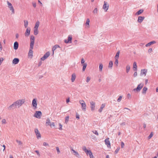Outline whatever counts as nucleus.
Segmentation results:
<instances>
[{
    "instance_id": "nucleus-1",
    "label": "nucleus",
    "mask_w": 158,
    "mask_h": 158,
    "mask_svg": "<svg viewBox=\"0 0 158 158\" xmlns=\"http://www.w3.org/2000/svg\"><path fill=\"white\" fill-rule=\"evenodd\" d=\"M17 108H19L25 102V100L24 99H19L14 102Z\"/></svg>"
},
{
    "instance_id": "nucleus-2",
    "label": "nucleus",
    "mask_w": 158,
    "mask_h": 158,
    "mask_svg": "<svg viewBox=\"0 0 158 158\" xmlns=\"http://www.w3.org/2000/svg\"><path fill=\"white\" fill-rule=\"evenodd\" d=\"M143 84L142 83H140V84L138 85L137 87L136 88L134 89H133V91L135 92H139L141 90L142 88H143Z\"/></svg>"
},
{
    "instance_id": "nucleus-3",
    "label": "nucleus",
    "mask_w": 158,
    "mask_h": 158,
    "mask_svg": "<svg viewBox=\"0 0 158 158\" xmlns=\"http://www.w3.org/2000/svg\"><path fill=\"white\" fill-rule=\"evenodd\" d=\"M109 6V4L106 1H104L102 8L105 12L107 11Z\"/></svg>"
},
{
    "instance_id": "nucleus-4",
    "label": "nucleus",
    "mask_w": 158,
    "mask_h": 158,
    "mask_svg": "<svg viewBox=\"0 0 158 158\" xmlns=\"http://www.w3.org/2000/svg\"><path fill=\"white\" fill-rule=\"evenodd\" d=\"M7 4L10 10L12 11V13L13 14H14V9L12 4L8 1H7Z\"/></svg>"
},
{
    "instance_id": "nucleus-5",
    "label": "nucleus",
    "mask_w": 158,
    "mask_h": 158,
    "mask_svg": "<svg viewBox=\"0 0 158 158\" xmlns=\"http://www.w3.org/2000/svg\"><path fill=\"white\" fill-rule=\"evenodd\" d=\"M42 115V113L40 111H36L34 114V117L38 118H40V116Z\"/></svg>"
},
{
    "instance_id": "nucleus-6",
    "label": "nucleus",
    "mask_w": 158,
    "mask_h": 158,
    "mask_svg": "<svg viewBox=\"0 0 158 158\" xmlns=\"http://www.w3.org/2000/svg\"><path fill=\"white\" fill-rule=\"evenodd\" d=\"M35 133L36 137L37 139H39L41 138V134L37 129H35Z\"/></svg>"
},
{
    "instance_id": "nucleus-7",
    "label": "nucleus",
    "mask_w": 158,
    "mask_h": 158,
    "mask_svg": "<svg viewBox=\"0 0 158 158\" xmlns=\"http://www.w3.org/2000/svg\"><path fill=\"white\" fill-rule=\"evenodd\" d=\"M35 37L33 35H31L30 37V46H34V44Z\"/></svg>"
},
{
    "instance_id": "nucleus-8",
    "label": "nucleus",
    "mask_w": 158,
    "mask_h": 158,
    "mask_svg": "<svg viewBox=\"0 0 158 158\" xmlns=\"http://www.w3.org/2000/svg\"><path fill=\"white\" fill-rule=\"evenodd\" d=\"M33 47L34 46H30V49L28 53V56L29 57L31 56V57H32L33 56V52L32 51V49H33Z\"/></svg>"
},
{
    "instance_id": "nucleus-9",
    "label": "nucleus",
    "mask_w": 158,
    "mask_h": 158,
    "mask_svg": "<svg viewBox=\"0 0 158 158\" xmlns=\"http://www.w3.org/2000/svg\"><path fill=\"white\" fill-rule=\"evenodd\" d=\"M50 53L49 52H47L41 58V60H44L47 59L50 55Z\"/></svg>"
},
{
    "instance_id": "nucleus-10",
    "label": "nucleus",
    "mask_w": 158,
    "mask_h": 158,
    "mask_svg": "<svg viewBox=\"0 0 158 158\" xmlns=\"http://www.w3.org/2000/svg\"><path fill=\"white\" fill-rule=\"evenodd\" d=\"M15 104L14 102L12 104L10 105L9 107H8V109L9 110H14L15 108H16Z\"/></svg>"
},
{
    "instance_id": "nucleus-11",
    "label": "nucleus",
    "mask_w": 158,
    "mask_h": 158,
    "mask_svg": "<svg viewBox=\"0 0 158 158\" xmlns=\"http://www.w3.org/2000/svg\"><path fill=\"white\" fill-rule=\"evenodd\" d=\"M72 35H69L68 37V40H65L64 42L65 43L68 44V43H72Z\"/></svg>"
},
{
    "instance_id": "nucleus-12",
    "label": "nucleus",
    "mask_w": 158,
    "mask_h": 158,
    "mask_svg": "<svg viewBox=\"0 0 158 158\" xmlns=\"http://www.w3.org/2000/svg\"><path fill=\"white\" fill-rule=\"evenodd\" d=\"M32 104L33 107H34L35 108H37V99L36 98L34 99L32 101Z\"/></svg>"
},
{
    "instance_id": "nucleus-13",
    "label": "nucleus",
    "mask_w": 158,
    "mask_h": 158,
    "mask_svg": "<svg viewBox=\"0 0 158 158\" xmlns=\"http://www.w3.org/2000/svg\"><path fill=\"white\" fill-rule=\"evenodd\" d=\"M105 144L107 146V147L109 148L110 147V143L109 141V138H107L105 140Z\"/></svg>"
},
{
    "instance_id": "nucleus-14",
    "label": "nucleus",
    "mask_w": 158,
    "mask_h": 158,
    "mask_svg": "<svg viewBox=\"0 0 158 158\" xmlns=\"http://www.w3.org/2000/svg\"><path fill=\"white\" fill-rule=\"evenodd\" d=\"M90 104L91 110L92 111H93L94 110L95 108V103L93 101H91L90 102Z\"/></svg>"
},
{
    "instance_id": "nucleus-15",
    "label": "nucleus",
    "mask_w": 158,
    "mask_h": 158,
    "mask_svg": "<svg viewBox=\"0 0 158 158\" xmlns=\"http://www.w3.org/2000/svg\"><path fill=\"white\" fill-rule=\"evenodd\" d=\"M144 19V17L139 16L138 17L137 22L138 23H141L142 22Z\"/></svg>"
},
{
    "instance_id": "nucleus-16",
    "label": "nucleus",
    "mask_w": 158,
    "mask_h": 158,
    "mask_svg": "<svg viewBox=\"0 0 158 158\" xmlns=\"http://www.w3.org/2000/svg\"><path fill=\"white\" fill-rule=\"evenodd\" d=\"M31 31V28H27L26 30V31L25 32V35L26 36H28L30 34Z\"/></svg>"
},
{
    "instance_id": "nucleus-17",
    "label": "nucleus",
    "mask_w": 158,
    "mask_h": 158,
    "mask_svg": "<svg viewBox=\"0 0 158 158\" xmlns=\"http://www.w3.org/2000/svg\"><path fill=\"white\" fill-rule=\"evenodd\" d=\"M19 62V59L18 58H15L12 61V63L15 64H17Z\"/></svg>"
},
{
    "instance_id": "nucleus-18",
    "label": "nucleus",
    "mask_w": 158,
    "mask_h": 158,
    "mask_svg": "<svg viewBox=\"0 0 158 158\" xmlns=\"http://www.w3.org/2000/svg\"><path fill=\"white\" fill-rule=\"evenodd\" d=\"M72 151L74 153V154L75 155L76 157L78 158H80V157L79 154L77 152L73 149H72Z\"/></svg>"
},
{
    "instance_id": "nucleus-19",
    "label": "nucleus",
    "mask_w": 158,
    "mask_h": 158,
    "mask_svg": "<svg viewBox=\"0 0 158 158\" xmlns=\"http://www.w3.org/2000/svg\"><path fill=\"white\" fill-rule=\"evenodd\" d=\"M82 109L83 111H85L86 109V105L85 103H81Z\"/></svg>"
},
{
    "instance_id": "nucleus-20",
    "label": "nucleus",
    "mask_w": 158,
    "mask_h": 158,
    "mask_svg": "<svg viewBox=\"0 0 158 158\" xmlns=\"http://www.w3.org/2000/svg\"><path fill=\"white\" fill-rule=\"evenodd\" d=\"M82 149L86 153L87 155H88V153L90 151V150H88L85 146H84L82 147Z\"/></svg>"
},
{
    "instance_id": "nucleus-21",
    "label": "nucleus",
    "mask_w": 158,
    "mask_h": 158,
    "mask_svg": "<svg viewBox=\"0 0 158 158\" xmlns=\"http://www.w3.org/2000/svg\"><path fill=\"white\" fill-rule=\"evenodd\" d=\"M19 44L17 42H15L14 43V48L15 50H16L18 48Z\"/></svg>"
},
{
    "instance_id": "nucleus-22",
    "label": "nucleus",
    "mask_w": 158,
    "mask_h": 158,
    "mask_svg": "<svg viewBox=\"0 0 158 158\" xmlns=\"http://www.w3.org/2000/svg\"><path fill=\"white\" fill-rule=\"evenodd\" d=\"M76 78V75L75 73H73L72 75V77H71V81L72 82H73L75 80V79Z\"/></svg>"
},
{
    "instance_id": "nucleus-23",
    "label": "nucleus",
    "mask_w": 158,
    "mask_h": 158,
    "mask_svg": "<svg viewBox=\"0 0 158 158\" xmlns=\"http://www.w3.org/2000/svg\"><path fill=\"white\" fill-rule=\"evenodd\" d=\"M133 69L134 71H136L137 70V66L136 62H134L133 63Z\"/></svg>"
},
{
    "instance_id": "nucleus-24",
    "label": "nucleus",
    "mask_w": 158,
    "mask_h": 158,
    "mask_svg": "<svg viewBox=\"0 0 158 158\" xmlns=\"http://www.w3.org/2000/svg\"><path fill=\"white\" fill-rule=\"evenodd\" d=\"M156 43V42L155 41H152L149 42L148 44H147L146 45V46L147 47L149 46H150L151 45L155 44Z\"/></svg>"
},
{
    "instance_id": "nucleus-25",
    "label": "nucleus",
    "mask_w": 158,
    "mask_h": 158,
    "mask_svg": "<svg viewBox=\"0 0 158 158\" xmlns=\"http://www.w3.org/2000/svg\"><path fill=\"white\" fill-rule=\"evenodd\" d=\"M147 72V70L145 69H142L141 72V75L144 74L146 76Z\"/></svg>"
},
{
    "instance_id": "nucleus-26",
    "label": "nucleus",
    "mask_w": 158,
    "mask_h": 158,
    "mask_svg": "<svg viewBox=\"0 0 158 158\" xmlns=\"http://www.w3.org/2000/svg\"><path fill=\"white\" fill-rule=\"evenodd\" d=\"M105 104H102L101 105L100 108L98 110L99 112H101L103 108L105 107Z\"/></svg>"
},
{
    "instance_id": "nucleus-27",
    "label": "nucleus",
    "mask_w": 158,
    "mask_h": 158,
    "mask_svg": "<svg viewBox=\"0 0 158 158\" xmlns=\"http://www.w3.org/2000/svg\"><path fill=\"white\" fill-rule=\"evenodd\" d=\"M58 48H60V46L58 45H56L54 47H53L52 48V51L53 52V54H54V52L55 50L56 49Z\"/></svg>"
},
{
    "instance_id": "nucleus-28",
    "label": "nucleus",
    "mask_w": 158,
    "mask_h": 158,
    "mask_svg": "<svg viewBox=\"0 0 158 158\" xmlns=\"http://www.w3.org/2000/svg\"><path fill=\"white\" fill-rule=\"evenodd\" d=\"M143 11V9H140L135 14V15H139L142 14Z\"/></svg>"
},
{
    "instance_id": "nucleus-29",
    "label": "nucleus",
    "mask_w": 158,
    "mask_h": 158,
    "mask_svg": "<svg viewBox=\"0 0 158 158\" xmlns=\"http://www.w3.org/2000/svg\"><path fill=\"white\" fill-rule=\"evenodd\" d=\"M50 120L49 118H47L46 119V126L50 125L51 124Z\"/></svg>"
},
{
    "instance_id": "nucleus-30",
    "label": "nucleus",
    "mask_w": 158,
    "mask_h": 158,
    "mask_svg": "<svg viewBox=\"0 0 158 158\" xmlns=\"http://www.w3.org/2000/svg\"><path fill=\"white\" fill-rule=\"evenodd\" d=\"M89 19H87L86 22L85 23V25L87 26V27L89 28Z\"/></svg>"
},
{
    "instance_id": "nucleus-31",
    "label": "nucleus",
    "mask_w": 158,
    "mask_h": 158,
    "mask_svg": "<svg viewBox=\"0 0 158 158\" xmlns=\"http://www.w3.org/2000/svg\"><path fill=\"white\" fill-rule=\"evenodd\" d=\"M39 23H40L39 21H37L36 23L35 27H34L35 29H38V28L39 25Z\"/></svg>"
},
{
    "instance_id": "nucleus-32",
    "label": "nucleus",
    "mask_w": 158,
    "mask_h": 158,
    "mask_svg": "<svg viewBox=\"0 0 158 158\" xmlns=\"http://www.w3.org/2000/svg\"><path fill=\"white\" fill-rule=\"evenodd\" d=\"M24 26L25 28H27V27L28 22L27 20H24Z\"/></svg>"
},
{
    "instance_id": "nucleus-33",
    "label": "nucleus",
    "mask_w": 158,
    "mask_h": 158,
    "mask_svg": "<svg viewBox=\"0 0 158 158\" xmlns=\"http://www.w3.org/2000/svg\"><path fill=\"white\" fill-rule=\"evenodd\" d=\"M88 155H89L90 158H94V157L91 151L88 153Z\"/></svg>"
},
{
    "instance_id": "nucleus-34",
    "label": "nucleus",
    "mask_w": 158,
    "mask_h": 158,
    "mask_svg": "<svg viewBox=\"0 0 158 158\" xmlns=\"http://www.w3.org/2000/svg\"><path fill=\"white\" fill-rule=\"evenodd\" d=\"M147 89L148 88L147 87H144L143 89L142 93L143 94H145Z\"/></svg>"
},
{
    "instance_id": "nucleus-35",
    "label": "nucleus",
    "mask_w": 158,
    "mask_h": 158,
    "mask_svg": "<svg viewBox=\"0 0 158 158\" xmlns=\"http://www.w3.org/2000/svg\"><path fill=\"white\" fill-rule=\"evenodd\" d=\"M113 65V62L112 61H111L109 62L108 67L110 69H112Z\"/></svg>"
},
{
    "instance_id": "nucleus-36",
    "label": "nucleus",
    "mask_w": 158,
    "mask_h": 158,
    "mask_svg": "<svg viewBox=\"0 0 158 158\" xmlns=\"http://www.w3.org/2000/svg\"><path fill=\"white\" fill-rule=\"evenodd\" d=\"M83 68H82V71H85V70L86 68V67L87 65V64L86 63H85V64H83Z\"/></svg>"
},
{
    "instance_id": "nucleus-37",
    "label": "nucleus",
    "mask_w": 158,
    "mask_h": 158,
    "mask_svg": "<svg viewBox=\"0 0 158 158\" xmlns=\"http://www.w3.org/2000/svg\"><path fill=\"white\" fill-rule=\"evenodd\" d=\"M120 53V51H118L116 54V55L115 56V59H118L119 56V55Z\"/></svg>"
},
{
    "instance_id": "nucleus-38",
    "label": "nucleus",
    "mask_w": 158,
    "mask_h": 158,
    "mask_svg": "<svg viewBox=\"0 0 158 158\" xmlns=\"http://www.w3.org/2000/svg\"><path fill=\"white\" fill-rule=\"evenodd\" d=\"M130 69V67L129 65H127L126 67V72L128 73Z\"/></svg>"
},
{
    "instance_id": "nucleus-39",
    "label": "nucleus",
    "mask_w": 158,
    "mask_h": 158,
    "mask_svg": "<svg viewBox=\"0 0 158 158\" xmlns=\"http://www.w3.org/2000/svg\"><path fill=\"white\" fill-rule=\"evenodd\" d=\"M69 116H68L66 117L65 118V123L67 124V123L68 122L69 120Z\"/></svg>"
},
{
    "instance_id": "nucleus-40",
    "label": "nucleus",
    "mask_w": 158,
    "mask_h": 158,
    "mask_svg": "<svg viewBox=\"0 0 158 158\" xmlns=\"http://www.w3.org/2000/svg\"><path fill=\"white\" fill-rule=\"evenodd\" d=\"M34 33L35 35H37L38 33V29H35L34 31Z\"/></svg>"
},
{
    "instance_id": "nucleus-41",
    "label": "nucleus",
    "mask_w": 158,
    "mask_h": 158,
    "mask_svg": "<svg viewBox=\"0 0 158 158\" xmlns=\"http://www.w3.org/2000/svg\"><path fill=\"white\" fill-rule=\"evenodd\" d=\"M103 67V65L102 64H99V69L100 71H102V69Z\"/></svg>"
},
{
    "instance_id": "nucleus-42",
    "label": "nucleus",
    "mask_w": 158,
    "mask_h": 158,
    "mask_svg": "<svg viewBox=\"0 0 158 158\" xmlns=\"http://www.w3.org/2000/svg\"><path fill=\"white\" fill-rule=\"evenodd\" d=\"M123 96H120L117 99V101L118 102H119L121 101L122 98Z\"/></svg>"
},
{
    "instance_id": "nucleus-43",
    "label": "nucleus",
    "mask_w": 158,
    "mask_h": 158,
    "mask_svg": "<svg viewBox=\"0 0 158 158\" xmlns=\"http://www.w3.org/2000/svg\"><path fill=\"white\" fill-rule=\"evenodd\" d=\"M98 12V9L97 8H95L94 10L93 11V13L95 14H96Z\"/></svg>"
},
{
    "instance_id": "nucleus-44",
    "label": "nucleus",
    "mask_w": 158,
    "mask_h": 158,
    "mask_svg": "<svg viewBox=\"0 0 158 158\" xmlns=\"http://www.w3.org/2000/svg\"><path fill=\"white\" fill-rule=\"evenodd\" d=\"M16 141L18 143L19 145H21L22 144V143L20 141L17 139L16 140Z\"/></svg>"
},
{
    "instance_id": "nucleus-45",
    "label": "nucleus",
    "mask_w": 158,
    "mask_h": 158,
    "mask_svg": "<svg viewBox=\"0 0 158 158\" xmlns=\"http://www.w3.org/2000/svg\"><path fill=\"white\" fill-rule=\"evenodd\" d=\"M153 132H151L149 136H148V139H151L153 136Z\"/></svg>"
},
{
    "instance_id": "nucleus-46",
    "label": "nucleus",
    "mask_w": 158,
    "mask_h": 158,
    "mask_svg": "<svg viewBox=\"0 0 158 158\" xmlns=\"http://www.w3.org/2000/svg\"><path fill=\"white\" fill-rule=\"evenodd\" d=\"M43 146H48V147L49 146V144L48 143H47L45 142H44L43 143Z\"/></svg>"
},
{
    "instance_id": "nucleus-47",
    "label": "nucleus",
    "mask_w": 158,
    "mask_h": 158,
    "mask_svg": "<svg viewBox=\"0 0 158 158\" xmlns=\"http://www.w3.org/2000/svg\"><path fill=\"white\" fill-rule=\"evenodd\" d=\"M92 132L97 135H98V131L96 130H94L92 131Z\"/></svg>"
},
{
    "instance_id": "nucleus-48",
    "label": "nucleus",
    "mask_w": 158,
    "mask_h": 158,
    "mask_svg": "<svg viewBox=\"0 0 158 158\" xmlns=\"http://www.w3.org/2000/svg\"><path fill=\"white\" fill-rule=\"evenodd\" d=\"M2 124H6V120L5 119H2Z\"/></svg>"
},
{
    "instance_id": "nucleus-49",
    "label": "nucleus",
    "mask_w": 158,
    "mask_h": 158,
    "mask_svg": "<svg viewBox=\"0 0 158 158\" xmlns=\"http://www.w3.org/2000/svg\"><path fill=\"white\" fill-rule=\"evenodd\" d=\"M115 61L114 63V64H116V65L117 66H118V59H115Z\"/></svg>"
},
{
    "instance_id": "nucleus-50",
    "label": "nucleus",
    "mask_w": 158,
    "mask_h": 158,
    "mask_svg": "<svg viewBox=\"0 0 158 158\" xmlns=\"http://www.w3.org/2000/svg\"><path fill=\"white\" fill-rule=\"evenodd\" d=\"M120 149V148L119 147H118L116 149L115 151V154H117L118 152Z\"/></svg>"
},
{
    "instance_id": "nucleus-51",
    "label": "nucleus",
    "mask_w": 158,
    "mask_h": 158,
    "mask_svg": "<svg viewBox=\"0 0 158 158\" xmlns=\"http://www.w3.org/2000/svg\"><path fill=\"white\" fill-rule=\"evenodd\" d=\"M76 117L77 119H79L80 118L79 115L77 113H76Z\"/></svg>"
},
{
    "instance_id": "nucleus-52",
    "label": "nucleus",
    "mask_w": 158,
    "mask_h": 158,
    "mask_svg": "<svg viewBox=\"0 0 158 158\" xmlns=\"http://www.w3.org/2000/svg\"><path fill=\"white\" fill-rule=\"evenodd\" d=\"M90 80V78L89 77H88L86 78V81L87 82H88Z\"/></svg>"
},
{
    "instance_id": "nucleus-53",
    "label": "nucleus",
    "mask_w": 158,
    "mask_h": 158,
    "mask_svg": "<svg viewBox=\"0 0 158 158\" xmlns=\"http://www.w3.org/2000/svg\"><path fill=\"white\" fill-rule=\"evenodd\" d=\"M56 150L57 151V152L58 153H59L60 152V151L59 149V148L58 147H56Z\"/></svg>"
},
{
    "instance_id": "nucleus-54",
    "label": "nucleus",
    "mask_w": 158,
    "mask_h": 158,
    "mask_svg": "<svg viewBox=\"0 0 158 158\" xmlns=\"http://www.w3.org/2000/svg\"><path fill=\"white\" fill-rule=\"evenodd\" d=\"M152 51V48H150L148 49V52L149 53H151Z\"/></svg>"
},
{
    "instance_id": "nucleus-55",
    "label": "nucleus",
    "mask_w": 158,
    "mask_h": 158,
    "mask_svg": "<svg viewBox=\"0 0 158 158\" xmlns=\"http://www.w3.org/2000/svg\"><path fill=\"white\" fill-rule=\"evenodd\" d=\"M50 126L51 127H52V126L53 127H55V125L54 123H53V122L52 123H51Z\"/></svg>"
},
{
    "instance_id": "nucleus-56",
    "label": "nucleus",
    "mask_w": 158,
    "mask_h": 158,
    "mask_svg": "<svg viewBox=\"0 0 158 158\" xmlns=\"http://www.w3.org/2000/svg\"><path fill=\"white\" fill-rule=\"evenodd\" d=\"M35 152L37 153V155L38 156H40V154L39 153V152L38 151V150H35Z\"/></svg>"
},
{
    "instance_id": "nucleus-57",
    "label": "nucleus",
    "mask_w": 158,
    "mask_h": 158,
    "mask_svg": "<svg viewBox=\"0 0 158 158\" xmlns=\"http://www.w3.org/2000/svg\"><path fill=\"white\" fill-rule=\"evenodd\" d=\"M3 60V59L2 58H0V65L1 64Z\"/></svg>"
},
{
    "instance_id": "nucleus-58",
    "label": "nucleus",
    "mask_w": 158,
    "mask_h": 158,
    "mask_svg": "<svg viewBox=\"0 0 158 158\" xmlns=\"http://www.w3.org/2000/svg\"><path fill=\"white\" fill-rule=\"evenodd\" d=\"M85 60L83 58H82L81 60V64H83L84 63Z\"/></svg>"
},
{
    "instance_id": "nucleus-59",
    "label": "nucleus",
    "mask_w": 158,
    "mask_h": 158,
    "mask_svg": "<svg viewBox=\"0 0 158 158\" xmlns=\"http://www.w3.org/2000/svg\"><path fill=\"white\" fill-rule=\"evenodd\" d=\"M124 144L123 142H121V148H123L124 147Z\"/></svg>"
},
{
    "instance_id": "nucleus-60",
    "label": "nucleus",
    "mask_w": 158,
    "mask_h": 158,
    "mask_svg": "<svg viewBox=\"0 0 158 158\" xmlns=\"http://www.w3.org/2000/svg\"><path fill=\"white\" fill-rule=\"evenodd\" d=\"M127 97L128 99H130L131 98V95L130 94H127Z\"/></svg>"
},
{
    "instance_id": "nucleus-61",
    "label": "nucleus",
    "mask_w": 158,
    "mask_h": 158,
    "mask_svg": "<svg viewBox=\"0 0 158 158\" xmlns=\"http://www.w3.org/2000/svg\"><path fill=\"white\" fill-rule=\"evenodd\" d=\"M59 126H60V127L59 128V129L60 130H61L62 129V125L60 123H59Z\"/></svg>"
},
{
    "instance_id": "nucleus-62",
    "label": "nucleus",
    "mask_w": 158,
    "mask_h": 158,
    "mask_svg": "<svg viewBox=\"0 0 158 158\" xmlns=\"http://www.w3.org/2000/svg\"><path fill=\"white\" fill-rule=\"evenodd\" d=\"M33 6L35 7L36 6V3L35 2H32V3Z\"/></svg>"
},
{
    "instance_id": "nucleus-63",
    "label": "nucleus",
    "mask_w": 158,
    "mask_h": 158,
    "mask_svg": "<svg viewBox=\"0 0 158 158\" xmlns=\"http://www.w3.org/2000/svg\"><path fill=\"white\" fill-rule=\"evenodd\" d=\"M137 72H135L134 73V75H133L134 77H136L137 76Z\"/></svg>"
},
{
    "instance_id": "nucleus-64",
    "label": "nucleus",
    "mask_w": 158,
    "mask_h": 158,
    "mask_svg": "<svg viewBox=\"0 0 158 158\" xmlns=\"http://www.w3.org/2000/svg\"><path fill=\"white\" fill-rule=\"evenodd\" d=\"M79 103L81 104V103H85V102L84 100H81L79 101Z\"/></svg>"
}]
</instances>
